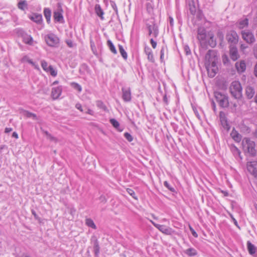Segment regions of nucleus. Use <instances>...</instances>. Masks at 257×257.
I'll return each instance as SVG.
<instances>
[{
    "label": "nucleus",
    "instance_id": "obj_23",
    "mask_svg": "<svg viewBox=\"0 0 257 257\" xmlns=\"http://www.w3.org/2000/svg\"><path fill=\"white\" fill-rule=\"evenodd\" d=\"M22 38L23 42L27 44L32 45L33 43V38L27 34L23 33L22 35Z\"/></svg>",
    "mask_w": 257,
    "mask_h": 257
},
{
    "label": "nucleus",
    "instance_id": "obj_41",
    "mask_svg": "<svg viewBox=\"0 0 257 257\" xmlns=\"http://www.w3.org/2000/svg\"><path fill=\"white\" fill-rule=\"evenodd\" d=\"M22 63H29L30 64H34L31 59H29L27 56H24L21 59Z\"/></svg>",
    "mask_w": 257,
    "mask_h": 257
},
{
    "label": "nucleus",
    "instance_id": "obj_58",
    "mask_svg": "<svg viewBox=\"0 0 257 257\" xmlns=\"http://www.w3.org/2000/svg\"><path fill=\"white\" fill-rule=\"evenodd\" d=\"M75 107L78 109L80 110L81 111H83V109L81 106V105L79 103H77L75 105Z\"/></svg>",
    "mask_w": 257,
    "mask_h": 257
},
{
    "label": "nucleus",
    "instance_id": "obj_50",
    "mask_svg": "<svg viewBox=\"0 0 257 257\" xmlns=\"http://www.w3.org/2000/svg\"><path fill=\"white\" fill-rule=\"evenodd\" d=\"M110 5H111V6L112 7V8H113V9L115 11V12L116 13H117V6H116L115 3L113 2H111Z\"/></svg>",
    "mask_w": 257,
    "mask_h": 257
},
{
    "label": "nucleus",
    "instance_id": "obj_21",
    "mask_svg": "<svg viewBox=\"0 0 257 257\" xmlns=\"http://www.w3.org/2000/svg\"><path fill=\"white\" fill-rule=\"evenodd\" d=\"M95 12L96 15L100 18L101 20H103L104 19V12L99 5L97 4L95 5Z\"/></svg>",
    "mask_w": 257,
    "mask_h": 257
},
{
    "label": "nucleus",
    "instance_id": "obj_35",
    "mask_svg": "<svg viewBox=\"0 0 257 257\" xmlns=\"http://www.w3.org/2000/svg\"><path fill=\"white\" fill-rule=\"evenodd\" d=\"M110 122L114 128H115L116 129L119 131H121V130H119V123L116 119H115L114 118H111L110 119Z\"/></svg>",
    "mask_w": 257,
    "mask_h": 257
},
{
    "label": "nucleus",
    "instance_id": "obj_45",
    "mask_svg": "<svg viewBox=\"0 0 257 257\" xmlns=\"http://www.w3.org/2000/svg\"><path fill=\"white\" fill-rule=\"evenodd\" d=\"M217 37L221 42L223 41L224 39V35L221 31H218L217 32Z\"/></svg>",
    "mask_w": 257,
    "mask_h": 257
},
{
    "label": "nucleus",
    "instance_id": "obj_11",
    "mask_svg": "<svg viewBox=\"0 0 257 257\" xmlns=\"http://www.w3.org/2000/svg\"><path fill=\"white\" fill-rule=\"evenodd\" d=\"M208 72V76L213 78L218 73L219 69L218 65H203Z\"/></svg>",
    "mask_w": 257,
    "mask_h": 257
},
{
    "label": "nucleus",
    "instance_id": "obj_3",
    "mask_svg": "<svg viewBox=\"0 0 257 257\" xmlns=\"http://www.w3.org/2000/svg\"><path fill=\"white\" fill-rule=\"evenodd\" d=\"M146 25L149 32V35L154 38L157 37L159 34V29L155 19L151 17L146 21Z\"/></svg>",
    "mask_w": 257,
    "mask_h": 257
},
{
    "label": "nucleus",
    "instance_id": "obj_54",
    "mask_svg": "<svg viewBox=\"0 0 257 257\" xmlns=\"http://www.w3.org/2000/svg\"><path fill=\"white\" fill-rule=\"evenodd\" d=\"M99 200L104 203H105L106 202V199L105 196H100L99 197Z\"/></svg>",
    "mask_w": 257,
    "mask_h": 257
},
{
    "label": "nucleus",
    "instance_id": "obj_57",
    "mask_svg": "<svg viewBox=\"0 0 257 257\" xmlns=\"http://www.w3.org/2000/svg\"><path fill=\"white\" fill-rule=\"evenodd\" d=\"M169 22L170 26L171 27L173 26L174 20H173V18L172 17H169Z\"/></svg>",
    "mask_w": 257,
    "mask_h": 257
},
{
    "label": "nucleus",
    "instance_id": "obj_10",
    "mask_svg": "<svg viewBox=\"0 0 257 257\" xmlns=\"http://www.w3.org/2000/svg\"><path fill=\"white\" fill-rule=\"evenodd\" d=\"M247 169L252 175L257 178V161L248 162Z\"/></svg>",
    "mask_w": 257,
    "mask_h": 257
},
{
    "label": "nucleus",
    "instance_id": "obj_32",
    "mask_svg": "<svg viewBox=\"0 0 257 257\" xmlns=\"http://www.w3.org/2000/svg\"><path fill=\"white\" fill-rule=\"evenodd\" d=\"M85 224L89 227L93 229H96V226L94 224L93 221L91 218H86L85 219Z\"/></svg>",
    "mask_w": 257,
    "mask_h": 257
},
{
    "label": "nucleus",
    "instance_id": "obj_1",
    "mask_svg": "<svg viewBox=\"0 0 257 257\" xmlns=\"http://www.w3.org/2000/svg\"><path fill=\"white\" fill-rule=\"evenodd\" d=\"M242 90L241 84L238 81H233L229 87V91L231 95L237 99L242 97Z\"/></svg>",
    "mask_w": 257,
    "mask_h": 257
},
{
    "label": "nucleus",
    "instance_id": "obj_5",
    "mask_svg": "<svg viewBox=\"0 0 257 257\" xmlns=\"http://www.w3.org/2000/svg\"><path fill=\"white\" fill-rule=\"evenodd\" d=\"M207 33L204 27H199L197 30V39L202 47H207Z\"/></svg>",
    "mask_w": 257,
    "mask_h": 257
},
{
    "label": "nucleus",
    "instance_id": "obj_49",
    "mask_svg": "<svg viewBox=\"0 0 257 257\" xmlns=\"http://www.w3.org/2000/svg\"><path fill=\"white\" fill-rule=\"evenodd\" d=\"M41 67L47 72H49L52 65H40Z\"/></svg>",
    "mask_w": 257,
    "mask_h": 257
},
{
    "label": "nucleus",
    "instance_id": "obj_46",
    "mask_svg": "<svg viewBox=\"0 0 257 257\" xmlns=\"http://www.w3.org/2000/svg\"><path fill=\"white\" fill-rule=\"evenodd\" d=\"M96 105L98 107H99L100 108H102L104 110L106 109V106L103 104V103L101 101H97L96 102Z\"/></svg>",
    "mask_w": 257,
    "mask_h": 257
},
{
    "label": "nucleus",
    "instance_id": "obj_37",
    "mask_svg": "<svg viewBox=\"0 0 257 257\" xmlns=\"http://www.w3.org/2000/svg\"><path fill=\"white\" fill-rule=\"evenodd\" d=\"M118 48L120 53L121 54L122 57L124 59H126L127 57V55L125 51V50L123 49V47L122 46L119 45H118Z\"/></svg>",
    "mask_w": 257,
    "mask_h": 257
},
{
    "label": "nucleus",
    "instance_id": "obj_29",
    "mask_svg": "<svg viewBox=\"0 0 257 257\" xmlns=\"http://www.w3.org/2000/svg\"><path fill=\"white\" fill-rule=\"evenodd\" d=\"M18 8L23 11L28 8V3L26 0L20 1L18 4Z\"/></svg>",
    "mask_w": 257,
    "mask_h": 257
},
{
    "label": "nucleus",
    "instance_id": "obj_18",
    "mask_svg": "<svg viewBox=\"0 0 257 257\" xmlns=\"http://www.w3.org/2000/svg\"><path fill=\"white\" fill-rule=\"evenodd\" d=\"M255 94V90L253 87L250 86H247L245 88V95L246 97L250 99L252 98Z\"/></svg>",
    "mask_w": 257,
    "mask_h": 257
},
{
    "label": "nucleus",
    "instance_id": "obj_24",
    "mask_svg": "<svg viewBox=\"0 0 257 257\" xmlns=\"http://www.w3.org/2000/svg\"><path fill=\"white\" fill-rule=\"evenodd\" d=\"M230 150L235 158L239 157L240 159H242L241 157L240 156V151L235 146H231Z\"/></svg>",
    "mask_w": 257,
    "mask_h": 257
},
{
    "label": "nucleus",
    "instance_id": "obj_17",
    "mask_svg": "<svg viewBox=\"0 0 257 257\" xmlns=\"http://www.w3.org/2000/svg\"><path fill=\"white\" fill-rule=\"evenodd\" d=\"M62 92L61 87H57L52 88L51 95L53 99H55L58 98L61 95Z\"/></svg>",
    "mask_w": 257,
    "mask_h": 257
},
{
    "label": "nucleus",
    "instance_id": "obj_9",
    "mask_svg": "<svg viewBox=\"0 0 257 257\" xmlns=\"http://www.w3.org/2000/svg\"><path fill=\"white\" fill-rule=\"evenodd\" d=\"M242 39L247 43L254 42L255 38L253 34L249 31H242L241 32Z\"/></svg>",
    "mask_w": 257,
    "mask_h": 257
},
{
    "label": "nucleus",
    "instance_id": "obj_7",
    "mask_svg": "<svg viewBox=\"0 0 257 257\" xmlns=\"http://www.w3.org/2000/svg\"><path fill=\"white\" fill-rule=\"evenodd\" d=\"M226 40L230 46H235L238 43L239 37L237 33L234 30H230L227 33Z\"/></svg>",
    "mask_w": 257,
    "mask_h": 257
},
{
    "label": "nucleus",
    "instance_id": "obj_22",
    "mask_svg": "<svg viewBox=\"0 0 257 257\" xmlns=\"http://www.w3.org/2000/svg\"><path fill=\"white\" fill-rule=\"evenodd\" d=\"M230 136L236 142H239L241 140V136L233 128L231 133H230Z\"/></svg>",
    "mask_w": 257,
    "mask_h": 257
},
{
    "label": "nucleus",
    "instance_id": "obj_60",
    "mask_svg": "<svg viewBox=\"0 0 257 257\" xmlns=\"http://www.w3.org/2000/svg\"><path fill=\"white\" fill-rule=\"evenodd\" d=\"M11 131H12V128H9V127H6L5 128V132L6 133H10L11 132Z\"/></svg>",
    "mask_w": 257,
    "mask_h": 257
},
{
    "label": "nucleus",
    "instance_id": "obj_42",
    "mask_svg": "<svg viewBox=\"0 0 257 257\" xmlns=\"http://www.w3.org/2000/svg\"><path fill=\"white\" fill-rule=\"evenodd\" d=\"M126 191L134 199H135L136 200H138V198H137V196L135 195V192L132 189H130V188H127L126 189Z\"/></svg>",
    "mask_w": 257,
    "mask_h": 257
},
{
    "label": "nucleus",
    "instance_id": "obj_48",
    "mask_svg": "<svg viewBox=\"0 0 257 257\" xmlns=\"http://www.w3.org/2000/svg\"><path fill=\"white\" fill-rule=\"evenodd\" d=\"M184 50L186 55L191 54V50L188 45H185L184 46Z\"/></svg>",
    "mask_w": 257,
    "mask_h": 257
},
{
    "label": "nucleus",
    "instance_id": "obj_62",
    "mask_svg": "<svg viewBox=\"0 0 257 257\" xmlns=\"http://www.w3.org/2000/svg\"><path fill=\"white\" fill-rule=\"evenodd\" d=\"M12 137L16 139L18 138V135L16 132H14L12 134Z\"/></svg>",
    "mask_w": 257,
    "mask_h": 257
},
{
    "label": "nucleus",
    "instance_id": "obj_4",
    "mask_svg": "<svg viewBox=\"0 0 257 257\" xmlns=\"http://www.w3.org/2000/svg\"><path fill=\"white\" fill-rule=\"evenodd\" d=\"M219 56L216 50H209L204 57L205 64H217Z\"/></svg>",
    "mask_w": 257,
    "mask_h": 257
},
{
    "label": "nucleus",
    "instance_id": "obj_36",
    "mask_svg": "<svg viewBox=\"0 0 257 257\" xmlns=\"http://www.w3.org/2000/svg\"><path fill=\"white\" fill-rule=\"evenodd\" d=\"M221 123L222 126L224 129L226 130L227 131L229 130L230 126L229 124L227 123V120L225 119V118H221Z\"/></svg>",
    "mask_w": 257,
    "mask_h": 257
},
{
    "label": "nucleus",
    "instance_id": "obj_38",
    "mask_svg": "<svg viewBox=\"0 0 257 257\" xmlns=\"http://www.w3.org/2000/svg\"><path fill=\"white\" fill-rule=\"evenodd\" d=\"M189 10L192 14H194L196 12V8L193 1H191L189 4Z\"/></svg>",
    "mask_w": 257,
    "mask_h": 257
},
{
    "label": "nucleus",
    "instance_id": "obj_31",
    "mask_svg": "<svg viewBox=\"0 0 257 257\" xmlns=\"http://www.w3.org/2000/svg\"><path fill=\"white\" fill-rule=\"evenodd\" d=\"M228 96H226L224 98L222 99L219 104L222 107H227L229 105Z\"/></svg>",
    "mask_w": 257,
    "mask_h": 257
},
{
    "label": "nucleus",
    "instance_id": "obj_59",
    "mask_svg": "<svg viewBox=\"0 0 257 257\" xmlns=\"http://www.w3.org/2000/svg\"><path fill=\"white\" fill-rule=\"evenodd\" d=\"M32 213L33 215L34 216V217L35 218V219H39V217H38V215L36 214V212L34 210H32Z\"/></svg>",
    "mask_w": 257,
    "mask_h": 257
},
{
    "label": "nucleus",
    "instance_id": "obj_19",
    "mask_svg": "<svg viewBox=\"0 0 257 257\" xmlns=\"http://www.w3.org/2000/svg\"><path fill=\"white\" fill-rule=\"evenodd\" d=\"M29 17L32 21L37 24H40L42 21V16L40 14H33Z\"/></svg>",
    "mask_w": 257,
    "mask_h": 257
},
{
    "label": "nucleus",
    "instance_id": "obj_47",
    "mask_svg": "<svg viewBox=\"0 0 257 257\" xmlns=\"http://www.w3.org/2000/svg\"><path fill=\"white\" fill-rule=\"evenodd\" d=\"M164 186L167 187L169 190H170L172 192H174L175 191V189L173 187H171L169 184L168 183V182L167 181H165L164 183Z\"/></svg>",
    "mask_w": 257,
    "mask_h": 257
},
{
    "label": "nucleus",
    "instance_id": "obj_43",
    "mask_svg": "<svg viewBox=\"0 0 257 257\" xmlns=\"http://www.w3.org/2000/svg\"><path fill=\"white\" fill-rule=\"evenodd\" d=\"M52 76H56L57 74V72L52 66H51L49 72Z\"/></svg>",
    "mask_w": 257,
    "mask_h": 257
},
{
    "label": "nucleus",
    "instance_id": "obj_55",
    "mask_svg": "<svg viewBox=\"0 0 257 257\" xmlns=\"http://www.w3.org/2000/svg\"><path fill=\"white\" fill-rule=\"evenodd\" d=\"M189 228H190V230L191 231V233H192V235L194 237H197V236H198L197 233L195 231V230L191 226H190Z\"/></svg>",
    "mask_w": 257,
    "mask_h": 257
},
{
    "label": "nucleus",
    "instance_id": "obj_2",
    "mask_svg": "<svg viewBox=\"0 0 257 257\" xmlns=\"http://www.w3.org/2000/svg\"><path fill=\"white\" fill-rule=\"evenodd\" d=\"M242 144L243 149L245 153L252 156L255 155L256 151L255 143L253 141L249 139L245 138L243 140Z\"/></svg>",
    "mask_w": 257,
    "mask_h": 257
},
{
    "label": "nucleus",
    "instance_id": "obj_27",
    "mask_svg": "<svg viewBox=\"0 0 257 257\" xmlns=\"http://www.w3.org/2000/svg\"><path fill=\"white\" fill-rule=\"evenodd\" d=\"M247 246L248 252L250 254H253L255 253L256 248L249 241L247 242Z\"/></svg>",
    "mask_w": 257,
    "mask_h": 257
},
{
    "label": "nucleus",
    "instance_id": "obj_12",
    "mask_svg": "<svg viewBox=\"0 0 257 257\" xmlns=\"http://www.w3.org/2000/svg\"><path fill=\"white\" fill-rule=\"evenodd\" d=\"M121 90L122 93V97L123 100L125 102L130 101L132 99L131 88L130 87L127 88L122 87Z\"/></svg>",
    "mask_w": 257,
    "mask_h": 257
},
{
    "label": "nucleus",
    "instance_id": "obj_63",
    "mask_svg": "<svg viewBox=\"0 0 257 257\" xmlns=\"http://www.w3.org/2000/svg\"><path fill=\"white\" fill-rule=\"evenodd\" d=\"M254 75L257 77V65H255L254 69Z\"/></svg>",
    "mask_w": 257,
    "mask_h": 257
},
{
    "label": "nucleus",
    "instance_id": "obj_8",
    "mask_svg": "<svg viewBox=\"0 0 257 257\" xmlns=\"http://www.w3.org/2000/svg\"><path fill=\"white\" fill-rule=\"evenodd\" d=\"M150 221L155 227H156L162 233L166 235H172L175 232V231L173 230L171 227L166 226L164 225L157 224L153 222L152 220H150Z\"/></svg>",
    "mask_w": 257,
    "mask_h": 257
},
{
    "label": "nucleus",
    "instance_id": "obj_51",
    "mask_svg": "<svg viewBox=\"0 0 257 257\" xmlns=\"http://www.w3.org/2000/svg\"><path fill=\"white\" fill-rule=\"evenodd\" d=\"M150 42H151V44L152 45V47L154 48V49H155L156 48V46H157V42L156 41H155L153 38H151V40H150Z\"/></svg>",
    "mask_w": 257,
    "mask_h": 257
},
{
    "label": "nucleus",
    "instance_id": "obj_40",
    "mask_svg": "<svg viewBox=\"0 0 257 257\" xmlns=\"http://www.w3.org/2000/svg\"><path fill=\"white\" fill-rule=\"evenodd\" d=\"M238 73L243 72L246 69V65H235Z\"/></svg>",
    "mask_w": 257,
    "mask_h": 257
},
{
    "label": "nucleus",
    "instance_id": "obj_33",
    "mask_svg": "<svg viewBox=\"0 0 257 257\" xmlns=\"http://www.w3.org/2000/svg\"><path fill=\"white\" fill-rule=\"evenodd\" d=\"M184 252L189 256H193L197 254L196 250L193 248H189L185 250Z\"/></svg>",
    "mask_w": 257,
    "mask_h": 257
},
{
    "label": "nucleus",
    "instance_id": "obj_64",
    "mask_svg": "<svg viewBox=\"0 0 257 257\" xmlns=\"http://www.w3.org/2000/svg\"><path fill=\"white\" fill-rule=\"evenodd\" d=\"M86 113H88V114H89L90 115H93V111L92 110L90 109H88L87 110V111L86 112Z\"/></svg>",
    "mask_w": 257,
    "mask_h": 257
},
{
    "label": "nucleus",
    "instance_id": "obj_28",
    "mask_svg": "<svg viewBox=\"0 0 257 257\" xmlns=\"http://www.w3.org/2000/svg\"><path fill=\"white\" fill-rule=\"evenodd\" d=\"M44 15L47 22L49 23L51 21V11L49 8H45L44 10Z\"/></svg>",
    "mask_w": 257,
    "mask_h": 257
},
{
    "label": "nucleus",
    "instance_id": "obj_61",
    "mask_svg": "<svg viewBox=\"0 0 257 257\" xmlns=\"http://www.w3.org/2000/svg\"><path fill=\"white\" fill-rule=\"evenodd\" d=\"M43 132L46 135V136L47 137V138H48L49 137H50V135H51L50 133H49L48 132H47L46 131L43 130Z\"/></svg>",
    "mask_w": 257,
    "mask_h": 257
},
{
    "label": "nucleus",
    "instance_id": "obj_20",
    "mask_svg": "<svg viewBox=\"0 0 257 257\" xmlns=\"http://www.w3.org/2000/svg\"><path fill=\"white\" fill-rule=\"evenodd\" d=\"M54 19L58 22H63L64 21L62 10L58 11L54 13Z\"/></svg>",
    "mask_w": 257,
    "mask_h": 257
},
{
    "label": "nucleus",
    "instance_id": "obj_26",
    "mask_svg": "<svg viewBox=\"0 0 257 257\" xmlns=\"http://www.w3.org/2000/svg\"><path fill=\"white\" fill-rule=\"evenodd\" d=\"M21 112L25 116L27 117H32L34 119H37V115L35 113L24 109H22Z\"/></svg>",
    "mask_w": 257,
    "mask_h": 257
},
{
    "label": "nucleus",
    "instance_id": "obj_44",
    "mask_svg": "<svg viewBox=\"0 0 257 257\" xmlns=\"http://www.w3.org/2000/svg\"><path fill=\"white\" fill-rule=\"evenodd\" d=\"M124 136L128 142H131L133 140V137L130 134L128 133H125L124 134Z\"/></svg>",
    "mask_w": 257,
    "mask_h": 257
},
{
    "label": "nucleus",
    "instance_id": "obj_39",
    "mask_svg": "<svg viewBox=\"0 0 257 257\" xmlns=\"http://www.w3.org/2000/svg\"><path fill=\"white\" fill-rule=\"evenodd\" d=\"M70 85L74 89L77 90L78 92L81 91L82 88L79 84L75 82H72Z\"/></svg>",
    "mask_w": 257,
    "mask_h": 257
},
{
    "label": "nucleus",
    "instance_id": "obj_56",
    "mask_svg": "<svg viewBox=\"0 0 257 257\" xmlns=\"http://www.w3.org/2000/svg\"><path fill=\"white\" fill-rule=\"evenodd\" d=\"M247 48V46L245 44H241L240 46V50L242 51H244L245 49H246Z\"/></svg>",
    "mask_w": 257,
    "mask_h": 257
},
{
    "label": "nucleus",
    "instance_id": "obj_13",
    "mask_svg": "<svg viewBox=\"0 0 257 257\" xmlns=\"http://www.w3.org/2000/svg\"><path fill=\"white\" fill-rule=\"evenodd\" d=\"M208 38L207 39V46L208 45L210 47L214 48L216 45V41L214 39V34L212 32L209 31L207 32Z\"/></svg>",
    "mask_w": 257,
    "mask_h": 257
},
{
    "label": "nucleus",
    "instance_id": "obj_25",
    "mask_svg": "<svg viewBox=\"0 0 257 257\" xmlns=\"http://www.w3.org/2000/svg\"><path fill=\"white\" fill-rule=\"evenodd\" d=\"M145 52L146 55L148 56V59L151 62H153L154 57L151 49L149 47H145Z\"/></svg>",
    "mask_w": 257,
    "mask_h": 257
},
{
    "label": "nucleus",
    "instance_id": "obj_15",
    "mask_svg": "<svg viewBox=\"0 0 257 257\" xmlns=\"http://www.w3.org/2000/svg\"><path fill=\"white\" fill-rule=\"evenodd\" d=\"M91 241L93 242L94 252L95 256H98L99 253V245L98 241L95 236H92L91 238Z\"/></svg>",
    "mask_w": 257,
    "mask_h": 257
},
{
    "label": "nucleus",
    "instance_id": "obj_52",
    "mask_svg": "<svg viewBox=\"0 0 257 257\" xmlns=\"http://www.w3.org/2000/svg\"><path fill=\"white\" fill-rule=\"evenodd\" d=\"M47 139H49V140H50L51 141H53L55 143L57 142V141H58L57 139L55 137L52 136L51 135H50V137H49Z\"/></svg>",
    "mask_w": 257,
    "mask_h": 257
},
{
    "label": "nucleus",
    "instance_id": "obj_16",
    "mask_svg": "<svg viewBox=\"0 0 257 257\" xmlns=\"http://www.w3.org/2000/svg\"><path fill=\"white\" fill-rule=\"evenodd\" d=\"M248 26V20L247 18L240 19L236 23V26L240 30L247 28Z\"/></svg>",
    "mask_w": 257,
    "mask_h": 257
},
{
    "label": "nucleus",
    "instance_id": "obj_53",
    "mask_svg": "<svg viewBox=\"0 0 257 257\" xmlns=\"http://www.w3.org/2000/svg\"><path fill=\"white\" fill-rule=\"evenodd\" d=\"M222 60L224 64H226L228 62V58L226 55H224L222 56Z\"/></svg>",
    "mask_w": 257,
    "mask_h": 257
},
{
    "label": "nucleus",
    "instance_id": "obj_30",
    "mask_svg": "<svg viewBox=\"0 0 257 257\" xmlns=\"http://www.w3.org/2000/svg\"><path fill=\"white\" fill-rule=\"evenodd\" d=\"M214 96L216 101L219 102L222 99L224 98L227 96L220 92L215 91L214 92Z\"/></svg>",
    "mask_w": 257,
    "mask_h": 257
},
{
    "label": "nucleus",
    "instance_id": "obj_6",
    "mask_svg": "<svg viewBox=\"0 0 257 257\" xmlns=\"http://www.w3.org/2000/svg\"><path fill=\"white\" fill-rule=\"evenodd\" d=\"M44 39L47 45L51 47H57L59 43V39L53 33L46 35Z\"/></svg>",
    "mask_w": 257,
    "mask_h": 257
},
{
    "label": "nucleus",
    "instance_id": "obj_14",
    "mask_svg": "<svg viewBox=\"0 0 257 257\" xmlns=\"http://www.w3.org/2000/svg\"><path fill=\"white\" fill-rule=\"evenodd\" d=\"M229 54L231 59L235 61L239 58L238 51L235 46H230L229 47Z\"/></svg>",
    "mask_w": 257,
    "mask_h": 257
},
{
    "label": "nucleus",
    "instance_id": "obj_34",
    "mask_svg": "<svg viewBox=\"0 0 257 257\" xmlns=\"http://www.w3.org/2000/svg\"><path fill=\"white\" fill-rule=\"evenodd\" d=\"M107 45H108V46L109 47V50L111 51V52L112 53L116 54L117 53L116 50L114 45L113 44V43H112V42L110 40L107 41Z\"/></svg>",
    "mask_w": 257,
    "mask_h": 257
}]
</instances>
